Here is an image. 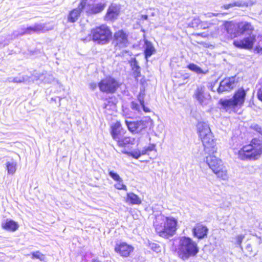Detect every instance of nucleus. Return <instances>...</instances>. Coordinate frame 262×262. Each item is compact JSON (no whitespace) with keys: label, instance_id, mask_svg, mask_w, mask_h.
<instances>
[{"label":"nucleus","instance_id":"obj_1","mask_svg":"<svg viewBox=\"0 0 262 262\" xmlns=\"http://www.w3.org/2000/svg\"><path fill=\"white\" fill-rule=\"evenodd\" d=\"M225 28L231 37L246 36L243 39L234 40L233 45L241 49H251L256 40V35L253 33L254 27L247 21L238 23L226 22Z\"/></svg>","mask_w":262,"mask_h":262},{"label":"nucleus","instance_id":"obj_2","mask_svg":"<svg viewBox=\"0 0 262 262\" xmlns=\"http://www.w3.org/2000/svg\"><path fill=\"white\" fill-rule=\"evenodd\" d=\"M177 224V220L173 217L160 214L156 217L154 225L156 231L160 236L168 238L176 233Z\"/></svg>","mask_w":262,"mask_h":262},{"label":"nucleus","instance_id":"obj_3","mask_svg":"<svg viewBox=\"0 0 262 262\" xmlns=\"http://www.w3.org/2000/svg\"><path fill=\"white\" fill-rule=\"evenodd\" d=\"M197 128L204 146V152L206 154L216 152V142L209 125L207 123L200 122L198 123Z\"/></svg>","mask_w":262,"mask_h":262},{"label":"nucleus","instance_id":"obj_4","mask_svg":"<svg viewBox=\"0 0 262 262\" xmlns=\"http://www.w3.org/2000/svg\"><path fill=\"white\" fill-rule=\"evenodd\" d=\"M262 155V140L255 138L250 143L244 146L238 151V158L242 160H255Z\"/></svg>","mask_w":262,"mask_h":262},{"label":"nucleus","instance_id":"obj_5","mask_svg":"<svg viewBox=\"0 0 262 262\" xmlns=\"http://www.w3.org/2000/svg\"><path fill=\"white\" fill-rule=\"evenodd\" d=\"M177 252L180 258L186 260L197 254L199 248L197 244L191 238L183 236L179 239Z\"/></svg>","mask_w":262,"mask_h":262},{"label":"nucleus","instance_id":"obj_6","mask_svg":"<svg viewBox=\"0 0 262 262\" xmlns=\"http://www.w3.org/2000/svg\"><path fill=\"white\" fill-rule=\"evenodd\" d=\"M246 92L241 88L237 90L233 97L229 99H221L220 104L226 109H232L234 111L237 107H241L244 103Z\"/></svg>","mask_w":262,"mask_h":262},{"label":"nucleus","instance_id":"obj_7","mask_svg":"<svg viewBox=\"0 0 262 262\" xmlns=\"http://www.w3.org/2000/svg\"><path fill=\"white\" fill-rule=\"evenodd\" d=\"M93 40L99 44H105L109 41L111 36L110 29L105 25H101L91 31Z\"/></svg>","mask_w":262,"mask_h":262},{"label":"nucleus","instance_id":"obj_8","mask_svg":"<svg viewBox=\"0 0 262 262\" xmlns=\"http://www.w3.org/2000/svg\"><path fill=\"white\" fill-rule=\"evenodd\" d=\"M19 77L18 80H17V82H23L30 83L34 82L35 81L39 80L45 83H50L54 79V78L52 74L47 73L45 74L35 73L31 77H29L28 76H24V75H22L21 77L20 74H19Z\"/></svg>","mask_w":262,"mask_h":262},{"label":"nucleus","instance_id":"obj_9","mask_svg":"<svg viewBox=\"0 0 262 262\" xmlns=\"http://www.w3.org/2000/svg\"><path fill=\"white\" fill-rule=\"evenodd\" d=\"M112 43L116 50L126 48L130 43L128 33L122 30L116 32L113 37Z\"/></svg>","mask_w":262,"mask_h":262},{"label":"nucleus","instance_id":"obj_10","mask_svg":"<svg viewBox=\"0 0 262 262\" xmlns=\"http://www.w3.org/2000/svg\"><path fill=\"white\" fill-rule=\"evenodd\" d=\"M98 86L102 92L114 93L119 87V83L114 78L109 77L101 80Z\"/></svg>","mask_w":262,"mask_h":262},{"label":"nucleus","instance_id":"obj_11","mask_svg":"<svg viewBox=\"0 0 262 262\" xmlns=\"http://www.w3.org/2000/svg\"><path fill=\"white\" fill-rule=\"evenodd\" d=\"M144 90H141L138 96V100L131 102V108L138 113H140L143 110L145 113L149 112L150 110L144 105Z\"/></svg>","mask_w":262,"mask_h":262},{"label":"nucleus","instance_id":"obj_12","mask_svg":"<svg viewBox=\"0 0 262 262\" xmlns=\"http://www.w3.org/2000/svg\"><path fill=\"white\" fill-rule=\"evenodd\" d=\"M149 118L137 121H128L126 120L125 123L128 129L133 133H139L147 127Z\"/></svg>","mask_w":262,"mask_h":262},{"label":"nucleus","instance_id":"obj_13","mask_svg":"<svg viewBox=\"0 0 262 262\" xmlns=\"http://www.w3.org/2000/svg\"><path fill=\"white\" fill-rule=\"evenodd\" d=\"M205 88L204 86H198L195 90L193 97L198 101L199 103L202 105H207L211 99L209 93L205 92Z\"/></svg>","mask_w":262,"mask_h":262},{"label":"nucleus","instance_id":"obj_14","mask_svg":"<svg viewBox=\"0 0 262 262\" xmlns=\"http://www.w3.org/2000/svg\"><path fill=\"white\" fill-rule=\"evenodd\" d=\"M237 82L235 77L225 78L220 82L217 92L219 94L229 92L235 87Z\"/></svg>","mask_w":262,"mask_h":262},{"label":"nucleus","instance_id":"obj_15","mask_svg":"<svg viewBox=\"0 0 262 262\" xmlns=\"http://www.w3.org/2000/svg\"><path fill=\"white\" fill-rule=\"evenodd\" d=\"M106 6V3L104 2L89 4L85 8V12L89 15L96 14L101 13Z\"/></svg>","mask_w":262,"mask_h":262},{"label":"nucleus","instance_id":"obj_16","mask_svg":"<svg viewBox=\"0 0 262 262\" xmlns=\"http://www.w3.org/2000/svg\"><path fill=\"white\" fill-rule=\"evenodd\" d=\"M208 229L202 224H196L192 229V233L194 237L199 239H202L207 237Z\"/></svg>","mask_w":262,"mask_h":262},{"label":"nucleus","instance_id":"obj_17","mask_svg":"<svg viewBox=\"0 0 262 262\" xmlns=\"http://www.w3.org/2000/svg\"><path fill=\"white\" fill-rule=\"evenodd\" d=\"M207 154L208 156L206 157V163L212 171L215 170L216 168H220V166L223 165L222 160L214 156V154Z\"/></svg>","mask_w":262,"mask_h":262},{"label":"nucleus","instance_id":"obj_18","mask_svg":"<svg viewBox=\"0 0 262 262\" xmlns=\"http://www.w3.org/2000/svg\"><path fill=\"white\" fill-rule=\"evenodd\" d=\"M133 250L132 246L125 243L117 244L115 247V251L122 257H128Z\"/></svg>","mask_w":262,"mask_h":262},{"label":"nucleus","instance_id":"obj_19","mask_svg":"<svg viewBox=\"0 0 262 262\" xmlns=\"http://www.w3.org/2000/svg\"><path fill=\"white\" fill-rule=\"evenodd\" d=\"M120 13V7L116 5L112 4L107 9L104 19L106 21H113L116 19Z\"/></svg>","mask_w":262,"mask_h":262},{"label":"nucleus","instance_id":"obj_20","mask_svg":"<svg viewBox=\"0 0 262 262\" xmlns=\"http://www.w3.org/2000/svg\"><path fill=\"white\" fill-rule=\"evenodd\" d=\"M154 144H149L148 146L144 147L142 150L136 149L130 152H126L128 155L138 159L142 155H148L149 152L155 149Z\"/></svg>","mask_w":262,"mask_h":262},{"label":"nucleus","instance_id":"obj_21","mask_svg":"<svg viewBox=\"0 0 262 262\" xmlns=\"http://www.w3.org/2000/svg\"><path fill=\"white\" fill-rule=\"evenodd\" d=\"M125 130L122 127L119 122H116L111 126V135L113 139L117 141L125 134Z\"/></svg>","mask_w":262,"mask_h":262},{"label":"nucleus","instance_id":"obj_22","mask_svg":"<svg viewBox=\"0 0 262 262\" xmlns=\"http://www.w3.org/2000/svg\"><path fill=\"white\" fill-rule=\"evenodd\" d=\"M46 27L43 24H37L34 26L27 27L25 29L24 32L20 33L19 34L23 35L24 34H32L34 33L43 32L46 31Z\"/></svg>","mask_w":262,"mask_h":262},{"label":"nucleus","instance_id":"obj_23","mask_svg":"<svg viewBox=\"0 0 262 262\" xmlns=\"http://www.w3.org/2000/svg\"><path fill=\"white\" fill-rule=\"evenodd\" d=\"M83 9L78 6L77 8L71 10L67 17L68 21L72 23L76 22L79 19Z\"/></svg>","mask_w":262,"mask_h":262},{"label":"nucleus","instance_id":"obj_24","mask_svg":"<svg viewBox=\"0 0 262 262\" xmlns=\"http://www.w3.org/2000/svg\"><path fill=\"white\" fill-rule=\"evenodd\" d=\"M134 77L137 79L141 76V68L139 63L135 58H133L129 61Z\"/></svg>","mask_w":262,"mask_h":262},{"label":"nucleus","instance_id":"obj_25","mask_svg":"<svg viewBox=\"0 0 262 262\" xmlns=\"http://www.w3.org/2000/svg\"><path fill=\"white\" fill-rule=\"evenodd\" d=\"M217 176L223 180H227L228 179L227 170L223 164L220 166V168H216L215 170L212 171Z\"/></svg>","mask_w":262,"mask_h":262},{"label":"nucleus","instance_id":"obj_26","mask_svg":"<svg viewBox=\"0 0 262 262\" xmlns=\"http://www.w3.org/2000/svg\"><path fill=\"white\" fill-rule=\"evenodd\" d=\"M145 46L144 54L147 61L148 58L156 53V49L152 43L148 40L145 41Z\"/></svg>","mask_w":262,"mask_h":262},{"label":"nucleus","instance_id":"obj_27","mask_svg":"<svg viewBox=\"0 0 262 262\" xmlns=\"http://www.w3.org/2000/svg\"><path fill=\"white\" fill-rule=\"evenodd\" d=\"M116 141H117L118 145L119 146L123 147L128 144H134L135 143V139L134 138L129 137H121Z\"/></svg>","mask_w":262,"mask_h":262},{"label":"nucleus","instance_id":"obj_28","mask_svg":"<svg viewBox=\"0 0 262 262\" xmlns=\"http://www.w3.org/2000/svg\"><path fill=\"white\" fill-rule=\"evenodd\" d=\"M126 202L133 205H140L141 203V200L137 195L129 192L127 194Z\"/></svg>","mask_w":262,"mask_h":262},{"label":"nucleus","instance_id":"obj_29","mask_svg":"<svg viewBox=\"0 0 262 262\" xmlns=\"http://www.w3.org/2000/svg\"><path fill=\"white\" fill-rule=\"evenodd\" d=\"M2 228L7 231H14L16 229V223L12 220H7L2 224Z\"/></svg>","mask_w":262,"mask_h":262},{"label":"nucleus","instance_id":"obj_30","mask_svg":"<svg viewBox=\"0 0 262 262\" xmlns=\"http://www.w3.org/2000/svg\"><path fill=\"white\" fill-rule=\"evenodd\" d=\"M244 238L245 235L239 234L235 236L232 242L236 245V247H239L243 251V248L242 246V243Z\"/></svg>","mask_w":262,"mask_h":262},{"label":"nucleus","instance_id":"obj_31","mask_svg":"<svg viewBox=\"0 0 262 262\" xmlns=\"http://www.w3.org/2000/svg\"><path fill=\"white\" fill-rule=\"evenodd\" d=\"M217 20L216 19H212L211 21H201V27L200 29H206L212 25H216L217 24Z\"/></svg>","mask_w":262,"mask_h":262},{"label":"nucleus","instance_id":"obj_32","mask_svg":"<svg viewBox=\"0 0 262 262\" xmlns=\"http://www.w3.org/2000/svg\"><path fill=\"white\" fill-rule=\"evenodd\" d=\"M188 68L194 72H195L197 74H202L204 73L202 69L200 68L197 65L194 64V63H190L188 66Z\"/></svg>","mask_w":262,"mask_h":262},{"label":"nucleus","instance_id":"obj_33","mask_svg":"<svg viewBox=\"0 0 262 262\" xmlns=\"http://www.w3.org/2000/svg\"><path fill=\"white\" fill-rule=\"evenodd\" d=\"M32 259H38L40 261H44L46 259L45 256L39 251H36L32 253Z\"/></svg>","mask_w":262,"mask_h":262},{"label":"nucleus","instance_id":"obj_34","mask_svg":"<svg viewBox=\"0 0 262 262\" xmlns=\"http://www.w3.org/2000/svg\"><path fill=\"white\" fill-rule=\"evenodd\" d=\"M257 88V97L259 100L262 101V77L259 80Z\"/></svg>","mask_w":262,"mask_h":262},{"label":"nucleus","instance_id":"obj_35","mask_svg":"<svg viewBox=\"0 0 262 262\" xmlns=\"http://www.w3.org/2000/svg\"><path fill=\"white\" fill-rule=\"evenodd\" d=\"M201 20L198 18H194L189 24V26L193 28H200Z\"/></svg>","mask_w":262,"mask_h":262},{"label":"nucleus","instance_id":"obj_36","mask_svg":"<svg viewBox=\"0 0 262 262\" xmlns=\"http://www.w3.org/2000/svg\"><path fill=\"white\" fill-rule=\"evenodd\" d=\"M250 128L262 136V127L261 126L256 123H252L250 126Z\"/></svg>","mask_w":262,"mask_h":262},{"label":"nucleus","instance_id":"obj_37","mask_svg":"<svg viewBox=\"0 0 262 262\" xmlns=\"http://www.w3.org/2000/svg\"><path fill=\"white\" fill-rule=\"evenodd\" d=\"M117 183L115 185V187L117 189H122L124 190L125 191H127V187L123 184V180L121 179V180L117 181Z\"/></svg>","mask_w":262,"mask_h":262},{"label":"nucleus","instance_id":"obj_38","mask_svg":"<svg viewBox=\"0 0 262 262\" xmlns=\"http://www.w3.org/2000/svg\"><path fill=\"white\" fill-rule=\"evenodd\" d=\"M232 7H248V3L243 1H238L232 3Z\"/></svg>","mask_w":262,"mask_h":262},{"label":"nucleus","instance_id":"obj_39","mask_svg":"<svg viewBox=\"0 0 262 262\" xmlns=\"http://www.w3.org/2000/svg\"><path fill=\"white\" fill-rule=\"evenodd\" d=\"M109 176L115 181H118L121 180V178L118 174L114 172L112 170H109Z\"/></svg>","mask_w":262,"mask_h":262},{"label":"nucleus","instance_id":"obj_40","mask_svg":"<svg viewBox=\"0 0 262 262\" xmlns=\"http://www.w3.org/2000/svg\"><path fill=\"white\" fill-rule=\"evenodd\" d=\"M7 167L8 172L9 173L13 174L15 173V170H16L15 165H14L12 163H8L7 164Z\"/></svg>","mask_w":262,"mask_h":262},{"label":"nucleus","instance_id":"obj_41","mask_svg":"<svg viewBox=\"0 0 262 262\" xmlns=\"http://www.w3.org/2000/svg\"><path fill=\"white\" fill-rule=\"evenodd\" d=\"M149 247L151 249L156 252H159L160 251V247L157 244L149 243Z\"/></svg>","mask_w":262,"mask_h":262},{"label":"nucleus","instance_id":"obj_42","mask_svg":"<svg viewBox=\"0 0 262 262\" xmlns=\"http://www.w3.org/2000/svg\"><path fill=\"white\" fill-rule=\"evenodd\" d=\"M255 50L258 53H262V39L259 40Z\"/></svg>","mask_w":262,"mask_h":262},{"label":"nucleus","instance_id":"obj_43","mask_svg":"<svg viewBox=\"0 0 262 262\" xmlns=\"http://www.w3.org/2000/svg\"><path fill=\"white\" fill-rule=\"evenodd\" d=\"M219 15H220V13H211V12H208L207 13L204 14V16L206 18H210L212 16H217Z\"/></svg>","mask_w":262,"mask_h":262},{"label":"nucleus","instance_id":"obj_44","mask_svg":"<svg viewBox=\"0 0 262 262\" xmlns=\"http://www.w3.org/2000/svg\"><path fill=\"white\" fill-rule=\"evenodd\" d=\"M86 1H87V0H81V2L78 6L79 7H80V8H82L83 9L85 8V7L86 6Z\"/></svg>","mask_w":262,"mask_h":262},{"label":"nucleus","instance_id":"obj_45","mask_svg":"<svg viewBox=\"0 0 262 262\" xmlns=\"http://www.w3.org/2000/svg\"><path fill=\"white\" fill-rule=\"evenodd\" d=\"M246 250L249 254H251L252 248L250 244H247V245L246 247Z\"/></svg>","mask_w":262,"mask_h":262},{"label":"nucleus","instance_id":"obj_46","mask_svg":"<svg viewBox=\"0 0 262 262\" xmlns=\"http://www.w3.org/2000/svg\"><path fill=\"white\" fill-rule=\"evenodd\" d=\"M232 7H232V3L229 4H226V5H224L223 6H222V8H224V9H229V8H232Z\"/></svg>","mask_w":262,"mask_h":262},{"label":"nucleus","instance_id":"obj_47","mask_svg":"<svg viewBox=\"0 0 262 262\" xmlns=\"http://www.w3.org/2000/svg\"><path fill=\"white\" fill-rule=\"evenodd\" d=\"M97 86V84L96 83H91L90 84V88L92 90H94L95 89H96Z\"/></svg>","mask_w":262,"mask_h":262},{"label":"nucleus","instance_id":"obj_48","mask_svg":"<svg viewBox=\"0 0 262 262\" xmlns=\"http://www.w3.org/2000/svg\"><path fill=\"white\" fill-rule=\"evenodd\" d=\"M143 136H144V137L146 139H147V140H149V141L150 140V138H149V137L148 134L147 133H145L144 134H143Z\"/></svg>","mask_w":262,"mask_h":262},{"label":"nucleus","instance_id":"obj_49","mask_svg":"<svg viewBox=\"0 0 262 262\" xmlns=\"http://www.w3.org/2000/svg\"><path fill=\"white\" fill-rule=\"evenodd\" d=\"M142 18L144 20H147L148 19V16L147 15H142Z\"/></svg>","mask_w":262,"mask_h":262},{"label":"nucleus","instance_id":"obj_50","mask_svg":"<svg viewBox=\"0 0 262 262\" xmlns=\"http://www.w3.org/2000/svg\"><path fill=\"white\" fill-rule=\"evenodd\" d=\"M51 100H53H53H54V101H55V99H54L53 98H52Z\"/></svg>","mask_w":262,"mask_h":262}]
</instances>
